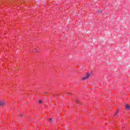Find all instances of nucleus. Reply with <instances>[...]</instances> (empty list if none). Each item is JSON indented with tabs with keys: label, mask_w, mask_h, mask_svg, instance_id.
Returning <instances> with one entry per match:
<instances>
[{
	"label": "nucleus",
	"mask_w": 130,
	"mask_h": 130,
	"mask_svg": "<svg viewBox=\"0 0 130 130\" xmlns=\"http://www.w3.org/2000/svg\"><path fill=\"white\" fill-rule=\"evenodd\" d=\"M125 109H127V110H129V109H130V106H129V105L126 104L125 105Z\"/></svg>",
	"instance_id": "2"
},
{
	"label": "nucleus",
	"mask_w": 130,
	"mask_h": 130,
	"mask_svg": "<svg viewBox=\"0 0 130 130\" xmlns=\"http://www.w3.org/2000/svg\"><path fill=\"white\" fill-rule=\"evenodd\" d=\"M99 13H102V10H99Z\"/></svg>",
	"instance_id": "6"
},
{
	"label": "nucleus",
	"mask_w": 130,
	"mask_h": 130,
	"mask_svg": "<svg viewBox=\"0 0 130 130\" xmlns=\"http://www.w3.org/2000/svg\"><path fill=\"white\" fill-rule=\"evenodd\" d=\"M4 105H5V102L1 101L0 102V106H1V107H2V106H4Z\"/></svg>",
	"instance_id": "3"
},
{
	"label": "nucleus",
	"mask_w": 130,
	"mask_h": 130,
	"mask_svg": "<svg viewBox=\"0 0 130 130\" xmlns=\"http://www.w3.org/2000/svg\"><path fill=\"white\" fill-rule=\"evenodd\" d=\"M76 102H77V103H80V101L77 100V101H76Z\"/></svg>",
	"instance_id": "7"
},
{
	"label": "nucleus",
	"mask_w": 130,
	"mask_h": 130,
	"mask_svg": "<svg viewBox=\"0 0 130 130\" xmlns=\"http://www.w3.org/2000/svg\"><path fill=\"white\" fill-rule=\"evenodd\" d=\"M119 111H117V112L115 114L114 116H116V115H117V114H118V113H119Z\"/></svg>",
	"instance_id": "5"
},
{
	"label": "nucleus",
	"mask_w": 130,
	"mask_h": 130,
	"mask_svg": "<svg viewBox=\"0 0 130 130\" xmlns=\"http://www.w3.org/2000/svg\"><path fill=\"white\" fill-rule=\"evenodd\" d=\"M20 116H21V117L23 116V114H20Z\"/></svg>",
	"instance_id": "9"
},
{
	"label": "nucleus",
	"mask_w": 130,
	"mask_h": 130,
	"mask_svg": "<svg viewBox=\"0 0 130 130\" xmlns=\"http://www.w3.org/2000/svg\"><path fill=\"white\" fill-rule=\"evenodd\" d=\"M35 50H36V48H35Z\"/></svg>",
	"instance_id": "11"
},
{
	"label": "nucleus",
	"mask_w": 130,
	"mask_h": 130,
	"mask_svg": "<svg viewBox=\"0 0 130 130\" xmlns=\"http://www.w3.org/2000/svg\"><path fill=\"white\" fill-rule=\"evenodd\" d=\"M39 103H42V100H40L39 101Z\"/></svg>",
	"instance_id": "8"
},
{
	"label": "nucleus",
	"mask_w": 130,
	"mask_h": 130,
	"mask_svg": "<svg viewBox=\"0 0 130 130\" xmlns=\"http://www.w3.org/2000/svg\"><path fill=\"white\" fill-rule=\"evenodd\" d=\"M49 120H50V122H53V119H52V118H50L49 119Z\"/></svg>",
	"instance_id": "4"
},
{
	"label": "nucleus",
	"mask_w": 130,
	"mask_h": 130,
	"mask_svg": "<svg viewBox=\"0 0 130 130\" xmlns=\"http://www.w3.org/2000/svg\"><path fill=\"white\" fill-rule=\"evenodd\" d=\"M45 94H48V92H45Z\"/></svg>",
	"instance_id": "10"
},
{
	"label": "nucleus",
	"mask_w": 130,
	"mask_h": 130,
	"mask_svg": "<svg viewBox=\"0 0 130 130\" xmlns=\"http://www.w3.org/2000/svg\"><path fill=\"white\" fill-rule=\"evenodd\" d=\"M90 76L91 75L90 74H87V75L85 77L81 78V80L84 81V80H88V79H89V78H90Z\"/></svg>",
	"instance_id": "1"
}]
</instances>
